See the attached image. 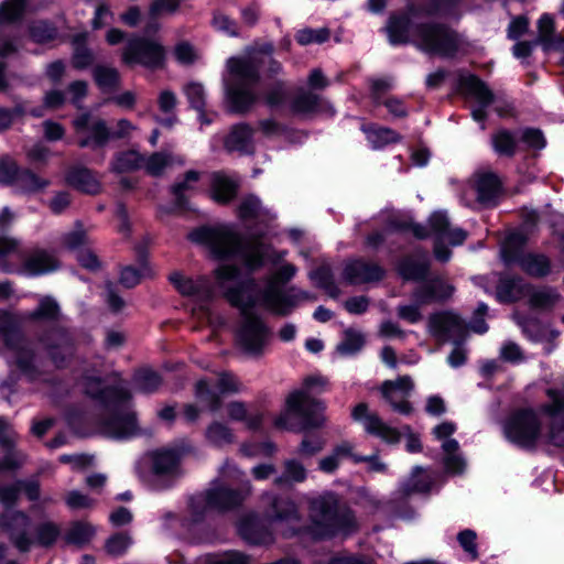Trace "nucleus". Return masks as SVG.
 <instances>
[{"label": "nucleus", "instance_id": "nucleus-1", "mask_svg": "<svg viewBox=\"0 0 564 564\" xmlns=\"http://www.w3.org/2000/svg\"><path fill=\"white\" fill-rule=\"evenodd\" d=\"M216 279L219 288L225 291V297L241 313L236 329L237 347L249 357L263 356L271 343L272 330L261 316L251 312V308L260 304V300L253 295L257 286L254 280L239 282V270L232 265L219 267Z\"/></svg>", "mask_w": 564, "mask_h": 564}, {"label": "nucleus", "instance_id": "nucleus-2", "mask_svg": "<svg viewBox=\"0 0 564 564\" xmlns=\"http://www.w3.org/2000/svg\"><path fill=\"white\" fill-rule=\"evenodd\" d=\"M188 238L194 242L207 245L218 259L234 257L241 260L250 271L262 265L264 256L273 263L281 262L286 256V251L268 252L261 242L242 239L229 226L202 227L192 231Z\"/></svg>", "mask_w": 564, "mask_h": 564}, {"label": "nucleus", "instance_id": "nucleus-3", "mask_svg": "<svg viewBox=\"0 0 564 564\" xmlns=\"http://www.w3.org/2000/svg\"><path fill=\"white\" fill-rule=\"evenodd\" d=\"M387 32L393 45L412 42L420 51L443 58L454 57L460 46L458 34L445 24H412L405 15L391 17Z\"/></svg>", "mask_w": 564, "mask_h": 564}, {"label": "nucleus", "instance_id": "nucleus-4", "mask_svg": "<svg viewBox=\"0 0 564 564\" xmlns=\"http://www.w3.org/2000/svg\"><path fill=\"white\" fill-rule=\"evenodd\" d=\"M328 381L323 376H310L304 379L303 387L291 392L285 400L284 411L275 419V426L292 432H303L322 427L326 421L323 401L312 394L326 390Z\"/></svg>", "mask_w": 564, "mask_h": 564}, {"label": "nucleus", "instance_id": "nucleus-5", "mask_svg": "<svg viewBox=\"0 0 564 564\" xmlns=\"http://www.w3.org/2000/svg\"><path fill=\"white\" fill-rule=\"evenodd\" d=\"M84 391L98 400L109 412L102 431L113 438H128L138 434L137 414L131 410V393L126 387H102L98 377L84 378Z\"/></svg>", "mask_w": 564, "mask_h": 564}, {"label": "nucleus", "instance_id": "nucleus-6", "mask_svg": "<svg viewBox=\"0 0 564 564\" xmlns=\"http://www.w3.org/2000/svg\"><path fill=\"white\" fill-rule=\"evenodd\" d=\"M308 518L312 534L318 539L348 536L359 528L354 511L332 491L310 498Z\"/></svg>", "mask_w": 564, "mask_h": 564}, {"label": "nucleus", "instance_id": "nucleus-7", "mask_svg": "<svg viewBox=\"0 0 564 564\" xmlns=\"http://www.w3.org/2000/svg\"><path fill=\"white\" fill-rule=\"evenodd\" d=\"M263 58L257 56H234L227 59L228 78L225 79L229 110L246 113L257 102L258 96L251 86L260 80Z\"/></svg>", "mask_w": 564, "mask_h": 564}, {"label": "nucleus", "instance_id": "nucleus-8", "mask_svg": "<svg viewBox=\"0 0 564 564\" xmlns=\"http://www.w3.org/2000/svg\"><path fill=\"white\" fill-rule=\"evenodd\" d=\"M0 338L13 355V362L30 381L37 380L42 371L32 343L22 332V321L11 313H0Z\"/></svg>", "mask_w": 564, "mask_h": 564}, {"label": "nucleus", "instance_id": "nucleus-9", "mask_svg": "<svg viewBox=\"0 0 564 564\" xmlns=\"http://www.w3.org/2000/svg\"><path fill=\"white\" fill-rule=\"evenodd\" d=\"M296 271L295 265L291 263H285L276 270V272L269 278L265 288L261 290L259 296H257L260 300V305L275 315L286 316L301 301L311 300V295L306 292H295L294 289L284 292L279 286V282L290 281L295 275Z\"/></svg>", "mask_w": 564, "mask_h": 564}, {"label": "nucleus", "instance_id": "nucleus-10", "mask_svg": "<svg viewBox=\"0 0 564 564\" xmlns=\"http://www.w3.org/2000/svg\"><path fill=\"white\" fill-rule=\"evenodd\" d=\"M525 236L521 232L510 234L501 245L500 256L508 267L518 265L533 278H544L551 272V262L544 254L524 252Z\"/></svg>", "mask_w": 564, "mask_h": 564}, {"label": "nucleus", "instance_id": "nucleus-11", "mask_svg": "<svg viewBox=\"0 0 564 564\" xmlns=\"http://www.w3.org/2000/svg\"><path fill=\"white\" fill-rule=\"evenodd\" d=\"M121 59L128 66L139 65L155 72L165 67L166 50L156 40L135 36L130 39L124 45Z\"/></svg>", "mask_w": 564, "mask_h": 564}, {"label": "nucleus", "instance_id": "nucleus-12", "mask_svg": "<svg viewBox=\"0 0 564 564\" xmlns=\"http://www.w3.org/2000/svg\"><path fill=\"white\" fill-rule=\"evenodd\" d=\"M427 330L438 343L463 344L468 334V327L463 317L453 310L432 313L427 319Z\"/></svg>", "mask_w": 564, "mask_h": 564}, {"label": "nucleus", "instance_id": "nucleus-13", "mask_svg": "<svg viewBox=\"0 0 564 564\" xmlns=\"http://www.w3.org/2000/svg\"><path fill=\"white\" fill-rule=\"evenodd\" d=\"M31 518L18 509H4L0 512V533L20 552L28 553L33 546L30 533Z\"/></svg>", "mask_w": 564, "mask_h": 564}, {"label": "nucleus", "instance_id": "nucleus-14", "mask_svg": "<svg viewBox=\"0 0 564 564\" xmlns=\"http://www.w3.org/2000/svg\"><path fill=\"white\" fill-rule=\"evenodd\" d=\"M76 143L79 148L98 150L104 148L111 138V132L101 118L84 112L73 120Z\"/></svg>", "mask_w": 564, "mask_h": 564}, {"label": "nucleus", "instance_id": "nucleus-15", "mask_svg": "<svg viewBox=\"0 0 564 564\" xmlns=\"http://www.w3.org/2000/svg\"><path fill=\"white\" fill-rule=\"evenodd\" d=\"M541 424L533 410L514 412L505 423L506 437L522 447H531L540 435Z\"/></svg>", "mask_w": 564, "mask_h": 564}, {"label": "nucleus", "instance_id": "nucleus-16", "mask_svg": "<svg viewBox=\"0 0 564 564\" xmlns=\"http://www.w3.org/2000/svg\"><path fill=\"white\" fill-rule=\"evenodd\" d=\"M430 229L432 235L436 238L434 247L435 258L441 262L449 260L452 252L443 246V241H448L452 246L462 245L466 238L467 232L458 227H452L448 216L445 212H435L429 218Z\"/></svg>", "mask_w": 564, "mask_h": 564}, {"label": "nucleus", "instance_id": "nucleus-17", "mask_svg": "<svg viewBox=\"0 0 564 564\" xmlns=\"http://www.w3.org/2000/svg\"><path fill=\"white\" fill-rule=\"evenodd\" d=\"M261 503L264 509L265 519L270 524L289 523L292 525L291 531H283L285 536L295 533V525L300 523V513L295 502L285 496H279L273 492H263L261 495Z\"/></svg>", "mask_w": 564, "mask_h": 564}, {"label": "nucleus", "instance_id": "nucleus-18", "mask_svg": "<svg viewBox=\"0 0 564 564\" xmlns=\"http://www.w3.org/2000/svg\"><path fill=\"white\" fill-rule=\"evenodd\" d=\"M540 44L545 52L562 51L564 47V34L555 33L554 20L549 14H543L538 21V37L533 42H517L512 48L517 58H525L531 55L535 45Z\"/></svg>", "mask_w": 564, "mask_h": 564}, {"label": "nucleus", "instance_id": "nucleus-19", "mask_svg": "<svg viewBox=\"0 0 564 564\" xmlns=\"http://www.w3.org/2000/svg\"><path fill=\"white\" fill-rule=\"evenodd\" d=\"M193 447L186 441L160 448L151 454L152 473L155 477L175 478L180 475L183 457L191 454Z\"/></svg>", "mask_w": 564, "mask_h": 564}, {"label": "nucleus", "instance_id": "nucleus-20", "mask_svg": "<svg viewBox=\"0 0 564 564\" xmlns=\"http://www.w3.org/2000/svg\"><path fill=\"white\" fill-rule=\"evenodd\" d=\"M414 390V382L410 376H402L395 380H386L380 387V392L384 401L392 411L409 416L414 408L409 401Z\"/></svg>", "mask_w": 564, "mask_h": 564}, {"label": "nucleus", "instance_id": "nucleus-21", "mask_svg": "<svg viewBox=\"0 0 564 564\" xmlns=\"http://www.w3.org/2000/svg\"><path fill=\"white\" fill-rule=\"evenodd\" d=\"M252 486L250 481H246L243 487L239 489H231L221 482L219 478H215L206 494L209 499V505L214 510L226 511L240 506L243 500L250 496Z\"/></svg>", "mask_w": 564, "mask_h": 564}, {"label": "nucleus", "instance_id": "nucleus-22", "mask_svg": "<svg viewBox=\"0 0 564 564\" xmlns=\"http://www.w3.org/2000/svg\"><path fill=\"white\" fill-rule=\"evenodd\" d=\"M355 421L360 422L365 431L389 444H398L401 440V433L387 424L376 412H371L367 403L357 404L351 412Z\"/></svg>", "mask_w": 564, "mask_h": 564}, {"label": "nucleus", "instance_id": "nucleus-23", "mask_svg": "<svg viewBox=\"0 0 564 564\" xmlns=\"http://www.w3.org/2000/svg\"><path fill=\"white\" fill-rule=\"evenodd\" d=\"M546 395L549 402L541 406V411L551 419L549 442L554 446L564 447V392L550 388Z\"/></svg>", "mask_w": 564, "mask_h": 564}, {"label": "nucleus", "instance_id": "nucleus-24", "mask_svg": "<svg viewBox=\"0 0 564 564\" xmlns=\"http://www.w3.org/2000/svg\"><path fill=\"white\" fill-rule=\"evenodd\" d=\"M59 267L56 256L43 248H33L21 256V263L14 273L25 276H39L57 270Z\"/></svg>", "mask_w": 564, "mask_h": 564}, {"label": "nucleus", "instance_id": "nucleus-25", "mask_svg": "<svg viewBox=\"0 0 564 564\" xmlns=\"http://www.w3.org/2000/svg\"><path fill=\"white\" fill-rule=\"evenodd\" d=\"M41 343L57 367H62L74 354V339L66 328H52L41 337Z\"/></svg>", "mask_w": 564, "mask_h": 564}, {"label": "nucleus", "instance_id": "nucleus-26", "mask_svg": "<svg viewBox=\"0 0 564 564\" xmlns=\"http://www.w3.org/2000/svg\"><path fill=\"white\" fill-rule=\"evenodd\" d=\"M455 286L441 275H434L425 279L422 284L412 292V300L424 303H445L451 300L455 293Z\"/></svg>", "mask_w": 564, "mask_h": 564}, {"label": "nucleus", "instance_id": "nucleus-27", "mask_svg": "<svg viewBox=\"0 0 564 564\" xmlns=\"http://www.w3.org/2000/svg\"><path fill=\"white\" fill-rule=\"evenodd\" d=\"M462 89L466 95L473 97L479 107L473 109L471 117L474 120L481 122V129L485 130L484 121L487 118L486 108L495 102V95L479 77L468 75L460 79Z\"/></svg>", "mask_w": 564, "mask_h": 564}, {"label": "nucleus", "instance_id": "nucleus-28", "mask_svg": "<svg viewBox=\"0 0 564 564\" xmlns=\"http://www.w3.org/2000/svg\"><path fill=\"white\" fill-rule=\"evenodd\" d=\"M384 270L375 262L356 259L347 262L343 270V279L352 285L380 281Z\"/></svg>", "mask_w": 564, "mask_h": 564}, {"label": "nucleus", "instance_id": "nucleus-29", "mask_svg": "<svg viewBox=\"0 0 564 564\" xmlns=\"http://www.w3.org/2000/svg\"><path fill=\"white\" fill-rule=\"evenodd\" d=\"M170 281L182 295L191 296L199 303H206L213 297V286L207 278L192 279L175 272L171 274Z\"/></svg>", "mask_w": 564, "mask_h": 564}, {"label": "nucleus", "instance_id": "nucleus-30", "mask_svg": "<svg viewBox=\"0 0 564 564\" xmlns=\"http://www.w3.org/2000/svg\"><path fill=\"white\" fill-rule=\"evenodd\" d=\"M239 535L250 544H268L273 541L271 530L256 514H247L239 521Z\"/></svg>", "mask_w": 564, "mask_h": 564}, {"label": "nucleus", "instance_id": "nucleus-31", "mask_svg": "<svg viewBox=\"0 0 564 564\" xmlns=\"http://www.w3.org/2000/svg\"><path fill=\"white\" fill-rule=\"evenodd\" d=\"M253 132L254 130L248 123L234 126L225 140V148L230 152L252 153L254 149Z\"/></svg>", "mask_w": 564, "mask_h": 564}, {"label": "nucleus", "instance_id": "nucleus-32", "mask_svg": "<svg viewBox=\"0 0 564 564\" xmlns=\"http://www.w3.org/2000/svg\"><path fill=\"white\" fill-rule=\"evenodd\" d=\"M66 182L78 191L96 195L100 192L101 185L96 175L86 167H77L69 171Z\"/></svg>", "mask_w": 564, "mask_h": 564}, {"label": "nucleus", "instance_id": "nucleus-33", "mask_svg": "<svg viewBox=\"0 0 564 564\" xmlns=\"http://www.w3.org/2000/svg\"><path fill=\"white\" fill-rule=\"evenodd\" d=\"M62 528L53 520H44L39 522L34 528L32 535L33 546H40L44 549L52 547L61 538Z\"/></svg>", "mask_w": 564, "mask_h": 564}, {"label": "nucleus", "instance_id": "nucleus-34", "mask_svg": "<svg viewBox=\"0 0 564 564\" xmlns=\"http://www.w3.org/2000/svg\"><path fill=\"white\" fill-rule=\"evenodd\" d=\"M361 130L373 149H381L402 139L394 130L378 124H364Z\"/></svg>", "mask_w": 564, "mask_h": 564}, {"label": "nucleus", "instance_id": "nucleus-35", "mask_svg": "<svg viewBox=\"0 0 564 564\" xmlns=\"http://www.w3.org/2000/svg\"><path fill=\"white\" fill-rule=\"evenodd\" d=\"M430 270V260L426 256L421 258L409 257L399 264V273L405 280L424 281Z\"/></svg>", "mask_w": 564, "mask_h": 564}, {"label": "nucleus", "instance_id": "nucleus-36", "mask_svg": "<svg viewBox=\"0 0 564 564\" xmlns=\"http://www.w3.org/2000/svg\"><path fill=\"white\" fill-rule=\"evenodd\" d=\"M500 191V181L491 172L481 173L476 181L477 199L482 204H492Z\"/></svg>", "mask_w": 564, "mask_h": 564}, {"label": "nucleus", "instance_id": "nucleus-37", "mask_svg": "<svg viewBox=\"0 0 564 564\" xmlns=\"http://www.w3.org/2000/svg\"><path fill=\"white\" fill-rule=\"evenodd\" d=\"M306 478L307 470L301 462L286 459L283 463L282 474L274 479V485L279 487H291L294 484L305 481Z\"/></svg>", "mask_w": 564, "mask_h": 564}, {"label": "nucleus", "instance_id": "nucleus-38", "mask_svg": "<svg viewBox=\"0 0 564 564\" xmlns=\"http://www.w3.org/2000/svg\"><path fill=\"white\" fill-rule=\"evenodd\" d=\"M497 299L503 303L519 300L523 293V281L519 276L501 275L497 284Z\"/></svg>", "mask_w": 564, "mask_h": 564}, {"label": "nucleus", "instance_id": "nucleus-39", "mask_svg": "<svg viewBox=\"0 0 564 564\" xmlns=\"http://www.w3.org/2000/svg\"><path fill=\"white\" fill-rule=\"evenodd\" d=\"M491 145L499 156L512 158L518 150L517 135L507 129H499L491 135Z\"/></svg>", "mask_w": 564, "mask_h": 564}, {"label": "nucleus", "instance_id": "nucleus-40", "mask_svg": "<svg viewBox=\"0 0 564 564\" xmlns=\"http://www.w3.org/2000/svg\"><path fill=\"white\" fill-rule=\"evenodd\" d=\"M442 449L445 453L444 466L447 473L459 475L466 469L465 459L458 454L459 444L454 438L444 440Z\"/></svg>", "mask_w": 564, "mask_h": 564}, {"label": "nucleus", "instance_id": "nucleus-41", "mask_svg": "<svg viewBox=\"0 0 564 564\" xmlns=\"http://www.w3.org/2000/svg\"><path fill=\"white\" fill-rule=\"evenodd\" d=\"M319 105L321 98L318 95L301 89L292 98L290 108L296 115H310L317 111Z\"/></svg>", "mask_w": 564, "mask_h": 564}, {"label": "nucleus", "instance_id": "nucleus-42", "mask_svg": "<svg viewBox=\"0 0 564 564\" xmlns=\"http://www.w3.org/2000/svg\"><path fill=\"white\" fill-rule=\"evenodd\" d=\"M237 191V185L221 173H214L212 177V196L218 203L230 202Z\"/></svg>", "mask_w": 564, "mask_h": 564}, {"label": "nucleus", "instance_id": "nucleus-43", "mask_svg": "<svg viewBox=\"0 0 564 564\" xmlns=\"http://www.w3.org/2000/svg\"><path fill=\"white\" fill-rule=\"evenodd\" d=\"M352 449L354 446L350 443L343 442L337 445L328 456L323 457L318 462L319 469L326 474L334 473L343 458L350 457L352 459Z\"/></svg>", "mask_w": 564, "mask_h": 564}, {"label": "nucleus", "instance_id": "nucleus-44", "mask_svg": "<svg viewBox=\"0 0 564 564\" xmlns=\"http://www.w3.org/2000/svg\"><path fill=\"white\" fill-rule=\"evenodd\" d=\"M48 185V180L40 177L29 169H21L13 187L22 193H36L44 189Z\"/></svg>", "mask_w": 564, "mask_h": 564}, {"label": "nucleus", "instance_id": "nucleus-45", "mask_svg": "<svg viewBox=\"0 0 564 564\" xmlns=\"http://www.w3.org/2000/svg\"><path fill=\"white\" fill-rule=\"evenodd\" d=\"M95 535V528L84 521H75L70 524L67 533L65 534V541L68 544L83 546L93 539Z\"/></svg>", "mask_w": 564, "mask_h": 564}, {"label": "nucleus", "instance_id": "nucleus-46", "mask_svg": "<svg viewBox=\"0 0 564 564\" xmlns=\"http://www.w3.org/2000/svg\"><path fill=\"white\" fill-rule=\"evenodd\" d=\"M29 36L37 44H46L57 37L56 26L44 20L33 21L29 24Z\"/></svg>", "mask_w": 564, "mask_h": 564}, {"label": "nucleus", "instance_id": "nucleus-47", "mask_svg": "<svg viewBox=\"0 0 564 564\" xmlns=\"http://www.w3.org/2000/svg\"><path fill=\"white\" fill-rule=\"evenodd\" d=\"M174 162L178 164H184V160L181 158L175 159L171 153L166 152H155L151 154L148 159H144L143 166L147 172L153 176H159L162 174L164 169Z\"/></svg>", "mask_w": 564, "mask_h": 564}, {"label": "nucleus", "instance_id": "nucleus-48", "mask_svg": "<svg viewBox=\"0 0 564 564\" xmlns=\"http://www.w3.org/2000/svg\"><path fill=\"white\" fill-rule=\"evenodd\" d=\"M432 486L431 476L420 466L413 468L410 478L404 482L402 490L405 495L413 492H427Z\"/></svg>", "mask_w": 564, "mask_h": 564}, {"label": "nucleus", "instance_id": "nucleus-49", "mask_svg": "<svg viewBox=\"0 0 564 564\" xmlns=\"http://www.w3.org/2000/svg\"><path fill=\"white\" fill-rule=\"evenodd\" d=\"M144 158L137 151H126L116 155L111 163V170L117 173H126L143 166Z\"/></svg>", "mask_w": 564, "mask_h": 564}, {"label": "nucleus", "instance_id": "nucleus-50", "mask_svg": "<svg viewBox=\"0 0 564 564\" xmlns=\"http://www.w3.org/2000/svg\"><path fill=\"white\" fill-rule=\"evenodd\" d=\"M93 75L96 84L102 91H112L120 84L119 72L113 67L96 66Z\"/></svg>", "mask_w": 564, "mask_h": 564}, {"label": "nucleus", "instance_id": "nucleus-51", "mask_svg": "<svg viewBox=\"0 0 564 564\" xmlns=\"http://www.w3.org/2000/svg\"><path fill=\"white\" fill-rule=\"evenodd\" d=\"M200 173L194 170L185 173L184 180L172 185L171 192L175 197V204L177 207L184 208L187 199L185 192L193 191L194 184L199 181Z\"/></svg>", "mask_w": 564, "mask_h": 564}, {"label": "nucleus", "instance_id": "nucleus-52", "mask_svg": "<svg viewBox=\"0 0 564 564\" xmlns=\"http://www.w3.org/2000/svg\"><path fill=\"white\" fill-rule=\"evenodd\" d=\"M61 312L57 302L51 296L40 300L37 307L28 314L29 319L57 321Z\"/></svg>", "mask_w": 564, "mask_h": 564}, {"label": "nucleus", "instance_id": "nucleus-53", "mask_svg": "<svg viewBox=\"0 0 564 564\" xmlns=\"http://www.w3.org/2000/svg\"><path fill=\"white\" fill-rule=\"evenodd\" d=\"M26 4V0H4L0 4V26L20 20Z\"/></svg>", "mask_w": 564, "mask_h": 564}, {"label": "nucleus", "instance_id": "nucleus-54", "mask_svg": "<svg viewBox=\"0 0 564 564\" xmlns=\"http://www.w3.org/2000/svg\"><path fill=\"white\" fill-rule=\"evenodd\" d=\"M135 389L143 393H153L162 383L160 375L151 369L139 370L133 378Z\"/></svg>", "mask_w": 564, "mask_h": 564}, {"label": "nucleus", "instance_id": "nucleus-55", "mask_svg": "<svg viewBox=\"0 0 564 564\" xmlns=\"http://www.w3.org/2000/svg\"><path fill=\"white\" fill-rule=\"evenodd\" d=\"M195 395L210 412H216L221 406L220 397L209 387L206 380L197 381Z\"/></svg>", "mask_w": 564, "mask_h": 564}, {"label": "nucleus", "instance_id": "nucleus-56", "mask_svg": "<svg viewBox=\"0 0 564 564\" xmlns=\"http://www.w3.org/2000/svg\"><path fill=\"white\" fill-rule=\"evenodd\" d=\"M560 300L561 295L555 289L542 288L531 294L530 304L534 308L549 310L555 306Z\"/></svg>", "mask_w": 564, "mask_h": 564}, {"label": "nucleus", "instance_id": "nucleus-57", "mask_svg": "<svg viewBox=\"0 0 564 564\" xmlns=\"http://www.w3.org/2000/svg\"><path fill=\"white\" fill-rule=\"evenodd\" d=\"M20 248V241L10 236H0V270L4 273H14L17 265L7 261V257L15 253Z\"/></svg>", "mask_w": 564, "mask_h": 564}, {"label": "nucleus", "instance_id": "nucleus-58", "mask_svg": "<svg viewBox=\"0 0 564 564\" xmlns=\"http://www.w3.org/2000/svg\"><path fill=\"white\" fill-rule=\"evenodd\" d=\"M311 280L321 289L325 290L332 297L339 295V290L334 282V276L328 267H319L310 273Z\"/></svg>", "mask_w": 564, "mask_h": 564}, {"label": "nucleus", "instance_id": "nucleus-59", "mask_svg": "<svg viewBox=\"0 0 564 564\" xmlns=\"http://www.w3.org/2000/svg\"><path fill=\"white\" fill-rule=\"evenodd\" d=\"M206 438L215 446H223L234 442V434L226 424L213 422L206 430Z\"/></svg>", "mask_w": 564, "mask_h": 564}, {"label": "nucleus", "instance_id": "nucleus-60", "mask_svg": "<svg viewBox=\"0 0 564 564\" xmlns=\"http://www.w3.org/2000/svg\"><path fill=\"white\" fill-rule=\"evenodd\" d=\"M365 344L364 335L359 332L347 329L344 339L337 345V351L341 356H351L358 352Z\"/></svg>", "mask_w": 564, "mask_h": 564}, {"label": "nucleus", "instance_id": "nucleus-61", "mask_svg": "<svg viewBox=\"0 0 564 564\" xmlns=\"http://www.w3.org/2000/svg\"><path fill=\"white\" fill-rule=\"evenodd\" d=\"M132 542V538L129 533L118 532L106 541L105 549L109 555L118 557L127 552Z\"/></svg>", "mask_w": 564, "mask_h": 564}, {"label": "nucleus", "instance_id": "nucleus-62", "mask_svg": "<svg viewBox=\"0 0 564 564\" xmlns=\"http://www.w3.org/2000/svg\"><path fill=\"white\" fill-rule=\"evenodd\" d=\"M22 167L9 155L0 158V184L13 186Z\"/></svg>", "mask_w": 564, "mask_h": 564}, {"label": "nucleus", "instance_id": "nucleus-63", "mask_svg": "<svg viewBox=\"0 0 564 564\" xmlns=\"http://www.w3.org/2000/svg\"><path fill=\"white\" fill-rule=\"evenodd\" d=\"M210 510L214 509L209 505V499L206 491L195 495L189 499V513L192 522L197 523L202 521Z\"/></svg>", "mask_w": 564, "mask_h": 564}, {"label": "nucleus", "instance_id": "nucleus-64", "mask_svg": "<svg viewBox=\"0 0 564 564\" xmlns=\"http://www.w3.org/2000/svg\"><path fill=\"white\" fill-rule=\"evenodd\" d=\"M62 242L69 250L79 251L82 247H85L89 242V239L83 225L76 221L74 230L65 234L62 238Z\"/></svg>", "mask_w": 564, "mask_h": 564}]
</instances>
